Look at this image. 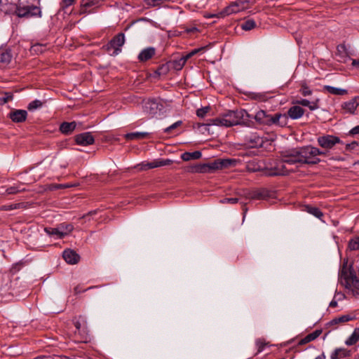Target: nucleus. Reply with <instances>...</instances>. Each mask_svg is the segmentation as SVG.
I'll list each match as a JSON object with an SVG mask.
<instances>
[{"mask_svg":"<svg viewBox=\"0 0 359 359\" xmlns=\"http://www.w3.org/2000/svg\"><path fill=\"white\" fill-rule=\"evenodd\" d=\"M297 103L302 106L308 107L311 110H314L318 108L317 102H311L308 100H306V99H302L300 100H298Z\"/></svg>","mask_w":359,"mask_h":359,"instance_id":"nucleus-34","label":"nucleus"},{"mask_svg":"<svg viewBox=\"0 0 359 359\" xmlns=\"http://www.w3.org/2000/svg\"><path fill=\"white\" fill-rule=\"evenodd\" d=\"M268 344L267 342H266V341L263 339H258L256 340V346L257 347V352L258 353H260L262 352L265 346H266Z\"/></svg>","mask_w":359,"mask_h":359,"instance_id":"nucleus-41","label":"nucleus"},{"mask_svg":"<svg viewBox=\"0 0 359 359\" xmlns=\"http://www.w3.org/2000/svg\"><path fill=\"white\" fill-rule=\"evenodd\" d=\"M201 156L202 154L199 151H196L194 152H184L181 155V158L184 161H189L192 159H199Z\"/></svg>","mask_w":359,"mask_h":359,"instance_id":"nucleus-26","label":"nucleus"},{"mask_svg":"<svg viewBox=\"0 0 359 359\" xmlns=\"http://www.w3.org/2000/svg\"><path fill=\"white\" fill-rule=\"evenodd\" d=\"M251 116L243 109L229 111L216 118L209 120L208 126H219L231 127L236 125H241Z\"/></svg>","mask_w":359,"mask_h":359,"instance_id":"nucleus-4","label":"nucleus"},{"mask_svg":"<svg viewBox=\"0 0 359 359\" xmlns=\"http://www.w3.org/2000/svg\"><path fill=\"white\" fill-rule=\"evenodd\" d=\"M239 161L236 158H218L207 163H198L189 168L195 173H212L217 170L235 167Z\"/></svg>","mask_w":359,"mask_h":359,"instance_id":"nucleus-3","label":"nucleus"},{"mask_svg":"<svg viewBox=\"0 0 359 359\" xmlns=\"http://www.w3.org/2000/svg\"><path fill=\"white\" fill-rule=\"evenodd\" d=\"M187 59L185 56L181 57L179 60H174L170 63L175 70H180L185 65Z\"/></svg>","mask_w":359,"mask_h":359,"instance_id":"nucleus-30","label":"nucleus"},{"mask_svg":"<svg viewBox=\"0 0 359 359\" xmlns=\"http://www.w3.org/2000/svg\"><path fill=\"white\" fill-rule=\"evenodd\" d=\"M357 145L356 142H352L351 144H348L346 145L348 149H353Z\"/></svg>","mask_w":359,"mask_h":359,"instance_id":"nucleus-57","label":"nucleus"},{"mask_svg":"<svg viewBox=\"0 0 359 359\" xmlns=\"http://www.w3.org/2000/svg\"><path fill=\"white\" fill-rule=\"evenodd\" d=\"M300 92L301 93L304 95V96H307V95H310L311 93H312V91L309 89V88L305 85V84H302V88L300 89Z\"/></svg>","mask_w":359,"mask_h":359,"instance_id":"nucleus-48","label":"nucleus"},{"mask_svg":"<svg viewBox=\"0 0 359 359\" xmlns=\"http://www.w3.org/2000/svg\"><path fill=\"white\" fill-rule=\"evenodd\" d=\"M304 113V110L299 106H293L287 111L288 116L292 119L301 118Z\"/></svg>","mask_w":359,"mask_h":359,"instance_id":"nucleus-19","label":"nucleus"},{"mask_svg":"<svg viewBox=\"0 0 359 359\" xmlns=\"http://www.w3.org/2000/svg\"><path fill=\"white\" fill-rule=\"evenodd\" d=\"M348 247L351 250H359V238L351 240L349 242Z\"/></svg>","mask_w":359,"mask_h":359,"instance_id":"nucleus-45","label":"nucleus"},{"mask_svg":"<svg viewBox=\"0 0 359 359\" xmlns=\"http://www.w3.org/2000/svg\"><path fill=\"white\" fill-rule=\"evenodd\" d=\"M256 26V22L253 20H248L241 25V28L243 30H251Z\"/></svg>","mask_w":359,"mask_h":359,"instance_id":"nucleus-39","label":"nucleus"},{"mask_svg":"<svg viewBox=\"0 0 359 359\" xmlns=\"http://www.w3.org/2000/svg\"><path fill=\"white\" fill-rule=\"evenodd\" d=\"M197 31H198V29L196 27H192L186 29L187 33H194V32H196Z\"/></svg>","mask_w":359,"mask_h":359,"instance_id":"nucleus-54","label":"nucleus"},{"mask_svg":"<svg viewBox=\"0 0 359 359\" xmlns=\"http://www.w3.org/2000/svg\"><path fill=\"white\" fill-rule=\"evenodd\" d=\"M21 191V190L18 189V187H10L6 189V194H15Z\"/></svg>","mask_w":359,"mask_h":359,"instance_id":"nucleus-49","label":"nucleus"},{"mask_svg":"<svg viewBox=\"0 0 359 359\" xmlns=\"http://www.w3.org/2000/svg\"><path fill=\"white\" fill-rule=\"evenodd\" d=\"M318 144L327 151L332 149L337 144L341 143L339 137L331 135L320 136L317 139Z\"/></svg>","mask_w":359,"mask_h":359,"instance_id":"nucleus-8","label":"nucleus"},{"mask_svg":"<svg viewBox=\"0 0 359 359\" xmlns=\"http://www.w3.org/2000/svg\"><path fill=\"white\" fill-rule=\"evenodd\" d=\"M83 290L79 289V285L74 287V292H75V294H79V293L81 292Z\"/></svg>","mask_w":359,"mask_h":359,"instance_id":"nucleus-59","label":"nucleus"},{"mask_svg":"<svg viewBox=\"0 0 359 359\" xmlns=\"http://www.w3.org/2000/svg\"><path fill=\"white\" fill-rule=\"evenodd\" d=\"M144 111L151 116H154L161 110L162 105L154 100H149L144 104Z\"/></svg>","mask_w":359,"mask_h":359,"instance_id":"nucleus-11","label":"nucleus"},{"mask_svg":"<svg viewBox=\"0 0 359 359\" xmlns=\"http://www.w3.org/2000/svg\"><path fill=\"white\" fill-rule=\"evenodd\" d=\"M27 112L25 110L17 109L9 114V117L13 122L20 123L26 120Z\"/></svg>","mask_w":359,"mask_h":359,"instance_id":"nucleus-17","label":"nucleus"},{"mask_svg":"<svg viewBox=\"0 0 359 359\" xmlns=\"http://www.w3.org/2000/svg\"><path fill=\"white\" fill-rule=\"evenodd\" d=\"M337 56L339 57V61H344L348 56L347 50L344 45L340 44L337 47Z\"/></svg>","mask_w":359,"mask_h":359,"instance_id":"nucleus-28","label":"nucleus"},{"mask_svg":"<svg viewBox=\"0 0 359 359\" xmlns=\"http://www.w3.org/2000/svg\"><path fill=\"white\" fill-rule=\"evenodd\" d=\"M339 282L346 288L359 294V279L357 278L351 266L344 262L339 273Z\"/></svg>","mask_w":359,"mask_h":359,"instance_id":"nucleus-5","label":"nucleus"},{"mask_svg":"<svg viewBox=\"0 0 359 359\" xmlns=\"http://www.w3.org/2000/svg\"><path fill=\"white\" fill-rule=\"evenodd\" d=\"M22 206V203H16V204H11L8 205H4L1 207V210H12L14 209L20 208Z\"/></svg>","mask_w":359,"mask_h":359,"instance_id":"nucleus-47","label":"nucleus"},{"mask_svg":"<svg viewBox=\"0 0 359 359\" xmlns=\"http://www.w3.org/2000/svg\"><path fill=\"white\" fill-rule=\"evenodd\" d=\"M323 90L330 94L335 95H344L347 94L346 90L330 86H324Z\"/></svg>","mask_w":359,"mask_h":359,"instance_id":"nucleus-25","label":"nucleus"},{"mask_svg":"<svg viewBox=\"0 0 359 359\" xmlns=\"http://www.w3.org/2000/svg\"><path fill=\"white\" fill-rule=\"evenodd\" d=\"M182 124V122L181 121H178L174 123L173 124H172L171 126H170L169 127L165 128L164 132L166 133H172V131L173 130L180 127Z\"/></svg>","mask_w":359,"mask_h":359,"instance_id":"nucleus-44","label":"nucleus"},{"mask_svg":"<svg viewBox=\"0 0 359 359\" xmlns=\"http://www.w3.org/2000/svg\"><path fill=\"white\" fill-rule=\"evenodd\" d=\"M337 305V302L336 301H332L330 303V307H332V308H334L336 307Z\"/></svg>","mask_w":359,"mask_h":359,"instance_id":"nucleus-58","label":"nucleus"},{"mask_svg":"<svg viewBox=\"0 0 359 359\" xmlns=\"http://www.w3.org/2000/svg\"><path fill=\"white\" fill-rule=\"evenodd\" d=\"M13 99V95L11 93H5L0 97V104H4Z\"/></svg>","mask_w":359,"mask_h":359,"instance_id":"nucleus-42","label":"nucleus"},{"mask_svg":"<svg viewBox=\"0 0 359 359\" xmlns=\"http://www.w3.org/2000/svg\"><path fill=\"white\" fill-rule=\"evenodd\" d=\"M43 102H42L41 101H40L39 100H35L31 102L28 104L27 109L29 111L35 110L36 109L41 107L43 106Z\"/></svg>","mask_w":359,"mask_h":359,"instance_id":"nucleus-40","label":"nucleus"},{"mask_svg":"<svg viewBox=\"0 0 359 359\" xmlns=\"http://www.w3.org/2000/svg\"><path fill=\"white\" fill-rule=\"evenodd\" d=\"M75 141L77 144L87 146L93 144L95 140L91 133L86 132L76 135Z\"/></svg>","mask_w":359,"mask_h":359,"instance_id":"nucleus-13","label":"nucleus"},{"mask_svg":"<svg viewBox=\"0 0 359 359\" xmlns=\"http://www.w3.org/2000/svg\"><path fill=\"white\" fill-rule=\"evenodd\" d=\"M349 133H350L351 135H358V134H359V125H358V126H355L354 128H353L350 130Z\"/></svg>","mask_w":359,"mask_h":359,"instance_id":"nucleus-52","label":"nucleus"},{"mask_svg":"<svg viewBox=\"0 0 359 359\" xmlns=\"http://www.w3.org/2000/svg\"><path fill=\"white\" fill-rule=\"evenodd\" d=\"M97 287V286L90 287H88L87 290H90V289L94 288V287Z\"/></svg>","mask_w":359,"mask_h":359,"instance_id":"nucleus-61","label":"nucleus"},{"mask_svg":"<svg viewBox=\"0 0 359 359\" xmlns=\"http://www.w3.org/2000/svg\"><path fill=\"white\" fill-rule=\"evenodd\" d=\"M149 137V133L147 132H134L125 135V138L128 140H142Z\"/></svg>","mask_w":359,"mask_h":359,"instance_id":"nucleus-22","label":"nucleus"},{"mask_svg":"<svg viewBox=\"0 0 359 359\" xmlns=\"http://www.w3.org/2000/svg\"><path fill=\"white\" fill-rule=\"evenodd\" d=\"M325 154V151H320L319 149L312 146L303 147L282 152L284 161L290 165L297 163L311 165L317 164L320 161L318 156Z\"/></svg>","mask_w":359,"mask_h":359,"instance_id":"nucleus-1","label":"nucleus"},{"mask_svg":"<svg viewBox=\"0 0 359 359\" xmlns=\"http://www.w3.org/2000/svg\"><path fill=\"white\" fill-rule=\"evenodd\" d=\"M156 54V49L153 47H148L143 49L138 55V60L141 62H146L152 58Z\"/></svg>","mask_w":359,"mask_h":359,"instance_id":"nucleus-15","label":"nucleus"},{"mask_svg":"<svg viewBox=\"0 0 359 359\" xmlns=\"http://www.w3.org/2000/svg\"><path fill=\"white\" fill-rule=\"evenodd\" d=\"M105 0H81L79 15H89L97 12Z\"/></svg>","mask_w":359,"mask_h":359,"instance_id":"nucleus-7","label":"nucleus"},{"mask_svg":"<svg viewBox=\"0 0 359 359\" xmlns=\"http://www.w3.org/2000/svg\"><path fill=\"white\" fill-rule=\"evenodd\" d=\"M125 43V36L124 34L120 33L116 35L107 45V48L109 50L110 48L114 49L113 55H118L121 52L120 48Z\"/></svg>","mask_w":359,"mask_h":359,"instance_id":"nucleus-10","label":"nucleus"},{"mask_svg":"<svg viewBox=\"0 0 359 359\" xmlns=\"http://www.w3.org/2000/svg\"><path fill=\"white\" fill-rule=\"evenodd\" d=\"M322 333V331L320 330H316L312 333L309 334L305 337L299 341V345H304L306 344L311 341L315 340L316 338H318L320 334Z\"/></svg>","mask_w":359,"mask_h":359,"instance_id":"nucleus-23","label":"nucleus"},{"mask_svg":"<svg viewBox=\"0 0 359 359\" xmlns=\"http://www.w3.org/2000/svg\"><path fill=\"white\" fill-rule=\"evenodd\" d=\"M305 210L318 219H321L322 217L323 216V213L320 211L319 208L316 207L306 205Z\"/></svg>","mask_w":359,"mask_h":359,"instance_id":"nucleus-29","label":"nucleus"},{"mask_svg":"<svg viewBox=\"0 0 359 359\" xmlns=\"http://www.w3.org/2000/svg\"><path fill=\"white\" fill-rule=\"evenodd\" d=\"M76 1V0H62L60 3V8L65 10V8L74 4Z\"/></svg>","mask_w":359,"mask_h":359,"instance_id":"nucleus-46","label":"nucleus"},{"mask_svg":"<svg viewBox=\"0 0 359 359\" xmlns=\"http://www.w3.org/2000/svg\"><path fill=\"white\" fill-rule=\"evenodd\" d=\"M248 1H236L232 2L229 6L226 7L223 11L217 14H212L209 18L217 17L224 18L226 15L236 13L248 8Z\"/></svg>","mask_w":359,"mask_h":359,"instance_id":"nucleus-6","label":"nucleus"},{"mask_svg":"<svg viewBox=\"0 0 359 359\" xmlns=\"http://www.w3.org/2000/svg\"><path fill=\"white\" fill-rule=\"evenodd\" d=\"M76 123L72 122H63L60 127V130L65 135L71 134L76 128Z\"/></svg>","mask_w":359,"mask_h":359,"instance_id":"nucleus-20","label":"nucleus"},{"mask_svg":"<svg viewBox=\"0 0 359 359\" xmlns=\"http://www.w3.org/2000/svg\"><path fill=\"white\" fill-rule=\"evenodd\" d=\"M63 258L68 264H76L79 260V255L72 250H65L63 252Z\"/></svg>","mask_w":359,"mask_h":359,"instance_id":"nucleus-18","label":"nucleus"},{"mask_svg":"<svg viewBox=\"0 0 359 359\" xmlns=\"http://www.w3.org/2000/svg\"><path fill=\"white\" fill-rule=\"evenodd\" d=\"M172 163V161L170 159H159L160 166L169 165Z\"/></svg>","mask_w":359,"mask_h":359,"instance_id":"nucleus-50","label":"nucleus"},{"mask_svg":"<svg viewBox=\"0 0 359 359\" xmlns=\"http://www.w3.org/2000/svg\"><path fill=\"white\" fill-rule=\"evenodd\" d=\"M287 118V117L285 114L279 113L275 114L274 115L271 114L269 126L277 125L283 126L286 124Z\"/></svg>","mask_w":359,"mask_h":359,"instance_id":"nucleus-16","label":"nucleus"},{"mask_svg":"<svg viewBox=\"0 0 359 359\" xmlns=\"http://www.w3.org/2000/svg\"><path fill=\"white\" fill-rule=\"evenodd\" d=\"M282 161L276 162L273 166H271L267 170L266 175L269 176L285 175L288 174L290 170L286 168L283 156H281Z\"/></svg>","mask_w":359,"mask_h":359,"instance_id":"nucleus-9","label":"nucleus"},{"mask_svg":"<svg viewBox=\"0 0 359 359\" xmlns=\"http://www.w3.org/2000/svg\"><path fill=\"white\" fill-rule=\"evenodd\" d=\"M57 228L60 232L62 233V238L70 233L74 229V226L72 224L66 222L60 224Z\"/></svg>","mask_w":359,"mask_h":359,"instance_id":"nucleus-27","label":"nucleus"},{"mask_svg":"<svg viewBox=\"0 0 359 359\" xmlns=\"http://www.w3.org/2000/svg\"><path fill=\"white\" fill-rule=\"evenodd\" d=\"M44 231L49 236H56L58 238H62V233L60 232L57 226L56 228L46 227Z\"/></svg>","mask_w":359,"mask_h":359,"instance_id":"nucleus-36","label":"nucleus"},{"mask_svg":"<svg viewBox=\"0 0 359 359\" xmlns=\"http://www.w3.org/2000/svg\"><path fill=\"white\" fill-rule=\"evenodd\" d=\"M359 340V329H355L351 335L346 341V344L351 346Z\"/></svg>","mask_w":359,"mask_h":359,"instance_id":"nucleus-33","label":"nucleus"},{"mask_svg":"<svg viewBox=\"0 0 359 359\" xmlns=\"http://www.w3.org/2000/svg\"><path fill=\"white\" fill-rule=\"evenodd\" d=\"M199 50H200V49H195V50H192L191 53H189V54H187L185 57L188 60L189 57H191V56H193L194 55L197 53Z\"/></svg>","mask_w":359,"mask_h":359,"instance_id":"nucleus-53","label":"nucleus"},{"mask_svg":"<svg viewBox=\"0 0 359 359\" xmlns=\"http://www.w3.org/2000/svg\"><path fill=\"white\" fill-rule=\"evenodd\" d=\"M245 142L251 148L261 147L264 143L262 138L256 133L246 134L245 135Z\"/></svg>","mask_w":359,"mask_h":359,"instance_id":"nucleus-12","label":"nucleus"},{"mask_svg":"<svg viewBox=\"0 0 359 359\" xmlns=\"http://www.w3.org/2000/svg\"><path fill=\"white\" fill-rule=\"evenodd\" d=\"M270 115L267 114L264 110H259L255 115V118L259 123L269 126Z\"/></svg>","mask_w":359,"mask_h":359,"instance_id":"nucleus-21","label":"nucleus"},{"mask_svg":"<svg viewBox=\"0 0 359 359\" xmlns=\"http://www.w3.org/2000/svg\"><path fill=\"white\" fill-rule=\"evenodd\" d=\"M267 196V191L265 189H259L254 191L251 198L255 199H263Z\"/></svg>","mask_w":359,"mask_h":359,"instance_id":"nucleus-37","label":"nucleus"},{"mask_svg":"<svg viewBox=\"0 0 359 359\" xmlns=\"http://www.w3.org/2000/svg\"><path fill=\"white\" fill-rule=\"evenodd\" d=\"M12 55L10 50H0V65H7L11 61Z\"/></svg>","mask_w":359,"mask_h":359,"instance_id":"nucleus-24","label":"nucleus"},{"mask_svg":"<svg viewBox=\"0 0 359 359\" xmlns=\"http://www.w3.org/2000/svg\"><path fill=\"white\" fill-rule=\"evenodd\" d=\"M353 318L350 315H344L340 317L336 318L331 321L332 324H337L339 323H345L352 320Z\"/></svg>","mask_w":359,"mask_h":359,"instance_id":"nucleus-38","label":"nucleus"},{"mask_svg":"<svg viewBox=\"0 0 359 359\" xmlns=\"http://www.w3.org/2000/svg\"><path fill=\"white\" fill-rule=\"evenodd\" d=\"M74 326L76 327V330H79L81 327V323L79 320H76L74 322Z\"/></svg>","mask_w":359,"mask_h":359,"instance_id":"nucleus-55","label":"nucleus"},{"mask_svg":"<svg viewBox=\"0 0 359 359\" xmlns=\"http://www.w3.org/2000/svg\"><path fill=\"white\" fill-rule=\"evenodd\" d=\"M315 359H325V357L324 355H320L316 357Z\"/></svg>","mask_w":359,"mask_h":359,"instance_id":"nucleus-60","label":"nucleus"},{"mask_svg":"<svg viewBox=\"0 0 359 359\" xmlns=\"http://www.w3.org/2000/svg\"><path fill=\"white\" fill-rule=\"evenodd\" d=\"M159 164V159H156L150 163H142L138 166L140 167V170H149L158 167H161Z\"/></svg>","mask_w":359,"mask_h":359,"instance_id":"nucleus-32","label":"nucleus"},{"mask_svg":"<svg viewBox=\"0 0 359 359\" xmlns=\"http://www.w3.org/2000/svg\"><path fill=\"white\" fill-rule=\"evenodd\" d=\"M238 201L237 198H226L224 200L221 201L222 203H236Z\"/></svg>","mask_w":359,"mask_h":359,"instance_id":"nucleus-51","label":"nucleus"},{"mask_svg":"<svg viewBox=\"0 0 359 359\" xmlns=\"http://www.w3.org/2000/svg\"><path fill=\"white\" fill-rule=\"evenodd\" d=\"M359 105V97H354L351 100L342 104V109L345 113L354 114Z\"/></svg>","mask_w":359,"mask_h":359,"instance_id":"nucleus-14","label":"nucleus"},{"mask_svg":"<svg viewBox=\"0 0 359 359\" xmlns=\"http://www.w3.org/2000/svg\"><path fill=\"white\" fill-rule=\"evenodd\" d=\"M210 107H202L201 109H198L196 111V115L198 117L203 118V117L205 116L207 113H208L210 111Z\"/></svg>","mask_w":359,"mask_h":359,"instance_id":"nucleus-43","label":"nucleus"},{"mask_svg":"<svg viewBox=\"0 0 359 359\" xmlns=\"http://www.w3.org/2000/svg\"><path fill=\"white\" fill-rule=\"evenodd\" d=\"M348 352L344 348H337L331 355V359H339L348 355Z\"/></svg>","mask_w":359,"mask_h":359,"instance_id":"nucleus-31","label":"nucleus"},{"mask_svg":"<svg viewBox=\"0 0 359 359\" xmlns=\"http://www.w3.org/2000/svg\"><path fill=\"white\" fill-rule=\"evenodd\" d=\"M352 65L354 67H356L359 68V60H352Z\"/></svg>","mask_w":359,"mask_h":359,"instance_id":"nucleus-56","label":"nucleus"},{"mask_svg":"<svg viewBox=\"0 0 359 359\" xmlns=\"http://www.w3.org/2000/svg\"><path fill=\"white\" fill-rule=\"evenodd\" d=\"M0 10L6 14H13L20 18H41L39 6L26 4L22 0H0Z\"/></svg>","mask_w":359,"mask_h":359,"instance_id":"nucleus-2","label":"nucleus"},{"mask_svg":"<svg viewBox=\"0 0 359 359\" xmlns=\"http://www.w3.org/2000/svg\"><path fill=\"white\" fill-rule=\"evenodd\" d=\"M170 70V64H163L156 69L155 73L159 76L166 75Z\"/></svg>","mask_w":359,"mask_h":359,"instance_id":"nucleus-35","label":"nucleus"}]
</instances>
